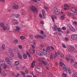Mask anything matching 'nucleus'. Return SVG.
Here are the masks:
<instances>
[{
	"label": "nucleus",
	"mask_w": 77,
	"mask_h": 77,
	"mask_svg": "<svg viewBox=\"0 0 77 77\" xmlns=\"http://www.w3.org/2000/svg\"><path fill=\"white\" fill-rule=\"evenodd\" d=\"M59 65L63 67V71L66 72H67V71H68V72L69 74H72V72H71V70H69L67 68L66 66L65 65V64L61 62H60L59 63Z\"/></svg>",
	"instance_id": "obj_1"
},
{
	"label": "nucleus",
	"mask_w": 77,
	"mask_h": 77,
	"mask_svg": "<svg viewBox=\"0 0 77 77\" xmlns=\"http://www.w3.org/2000/svg\"><path fill=\"white\" fill-rule=\"evenodd\" d=\"M54 16L55 17V15H58L60 13V10L58 8H56V7H54Z\"/></svg>",
	"instance_id": "obj_2"
},
{
	"label": "nucleus",
	"mask_w": 77,
	"mask_h": 77,
	"mask_svg": "<svg viewBox=\"0 0 77 77\" xmlns=\"http://www.w3.org/2000/svg\"><path fill=\"white\" fill-rule=\"evenodd\" d=\"M68 49L70 53H73L72 52V51L75 52V53L77 52V51L75 50V49L72 46L69 45L68 48Z\"/></svg>",
	"instance_id": "obj_3"
},
{
	"label": "nucleus",
	"mask_w": 77,
	"mask_h": 77,
	"mask_svg": "<svg viewBox=\"0 0 77 77\" xmlns=\"http://www.w3.org/2000/svg\"><path fill=\"white\" fill-rule=\"evenodd\" d=\"M5 61L7 63L11 65V61H10L9 58L6 57L5 58Z\"/></svg>",
	"instance_id": "obj_4"
},
{
	"label": "nucleus",
	"mask_w": 77,
	"mask_h": 77,
	"mask_svg": "<svg viewBox=\"0 0 77 77\" xmlns=\"http://www.w3.org/2000/svg\"><path fill=\"white\" fill-rule=\"evenodd\" d=\"M71 38L73 40L77 41V35H74L71 36Z\"/></svg>",
	"instance_id": "obj_5"
},
{
	"label": "nucleus",
	"mask_w": 77,
	"mask_h": 77,
	"mask_svg": "<svg viewBox=\"0 0 77 77\" xmlns=\"http://www.w3.org/2000/svg\"><path fill=\"white\" fill-rule=\"evenodd\" d=\"M31 10L33 12H36L38 11L36 8L34 6H32L31 7Z\"/></svg>",
	"instance_id": "obj_6"
},
{
	"label": "nucleus",
	"mask_w": 77,
	"mask_h": 77,
	"mask_svg": "<svg viewBox=\"0 0 77 77\" xmlns=\"http://www.w3.org/2000/svg\"><path fill=\"white\" fill-rule=\"evenodd\" d=\"M12 5L13 9H18V8H19L18 5H16L15 4H14Z\"/></svg>",
	"instance_id": "obj_7"
},
{
	"label": "nucleus",
	"mask_w": 77,
	"mask_h": 77,
	"mask_svg": "<svg viewBox=\"0 0 77 77\" xmlns=\"http://www.w3.org/2000/svg\"><path fill=\"white\" fill-rule=\"evenodd\" d=\"M42 63L45 65H47V66H48L49 65H50V62L48 61H46V62H45L44 61H42Z\"/></svg>",
	"instance_id": "obj_8"
},
{
	"label": "nucleus",
	"mask_w": 77,
	"mask_h": 77,
	"mask_svg": "<svg viewBox=\"0 0 77 77\" xmlns=\"http://www.w3.org/2000/svg\"><path fill=\"white\" fill-rule=\"evenodd\" d=\"M5 65V60L2 59L0 60V65L1 66H3Z\"/></svg>",
	"instance_id": "obj_9"
},
{
	"label": "nucleus",
	"mask_w": 77,
	"mask_h": 77,
	"mask_svg": "<svg viewBox=\"0 0 77 77\" xmlns=\"http://www.w3.org/2000/svg\"><path fill=\"white\" fill-rule=\"evenodd\" d=\"M37 54L40 56H43L42 52L40 51H37Z\"/></svg>",
	"instance_id": "obj_10"
},
{
	"label": "nucleus",
	"mask_w": 77,
	"mask_h": 77,
	"mask_svg": "<svg viewBox=\"0 0 77 77\" xmlns=\"http://www.w3.org/2000/svg\"><path fill=\"white\" fill-rule=\"evenodd\" d=\"M29 53L30 54H34L35 53V50L33 49H30L29 51Z\"/></svg>",
	"instance_id": "obj_11"
},
{
	"label": "nucleus",
	"mask_w": 77,
	"mask_h": 77,
	"mask_svg": "<svg viewBox=\"0 0 77 77\" xmlns=\"http://www.w3.org/2000/svg\"><path fill=\"white\" fill-rule=\"evenodd\" d=\"M43 54L45 56V55H47V50H45V49H44L43 50Z\"/></svg>",
	"instance_id": "obj_12"
},
{
	"label": "nucleus",
	"mask_w": 77,
	"mask_h": 77,
	"mask_svg": "<svg viewBox=\"0 0 77 77\" xmlns=\"http://www.w3.org/2000/svg\"><path fill=\"white\" fill-rule=\"evenodd\" d=\"M18 57L20 59H23V57H22V56H21V54L18 53H17Z\"/></svg>",
	"instance_id": "obj_13"
},
{
	"label": "nucleus",
	"mask_w": 77,
	"mask_h": 77,
	"mask_svg": "<svg viewBox=\"0 0 77 77\" xmlns=\"http://www.w3.org/2000/svg\"><path fill=\"white\" fill-rule=\"evenodd\" d=\"M54 27H52V29L54 30V31H56L57 30V26H56L55 25H54Z\"/></svg>",
	"instance_id": "obj_14"
},
{
	"label": "nucleus",
	"mask_w": 77,
	"mask_h": 77,
	"mask_svg": "<svg viewBox=\"0 0 77 77\" xmlns=\"http://www.w3.org/2000/svg\"><path fill=\"white\" fill-rule=\"evenodd\" d=\"M21 75H23V77H26V73L23 71H21Z\"/></svg>",
	"instance_id": "obj_15"
},
{
	"label": "nucleus",
	"mask_w": 77,
	"mask_h": 77,
	"mask_svg": "<svg viewBox=\"0 0 77 77\" xmlns=\"http://www.w3.org/2000/svg\"><path fill=\"white\" fill-rule=\"evenodd\" d=\"M23 58L24 59H27V55L26 54H24L23 55Z\"/></svg>",
	"instance_id": "obj_16"
},
{
	"label": "nucleus",
	"mask_w": 77,
	"mask_h": 77,
	"mask_svg": "<svg viewBox=\"0 0 77 77\" xmlns=\"http://www.w3.org/2000/svg\"><path fill=\"white\" fill-rule=\"evenodd\" d=\"M20 64V62L18 61H16L14 63V65L15 66H17V65H18Z\"/></svg>",
	"instance_id": "obj_17"
},
{
	"label": "nucleus",
	"mask_w": 77,
	"mask_h": 77,
	"mask_svg": "<svg viewBox=\"0 0 77 77\" xmlns=\"http://www.w3.org/2000/svg\"><path fill=\"white\" fill-rule=\"evenodd\" d=\"M71 11L73 12H74V11H76V10L74 8H71Z\"/></svg>",
	"instance_id": "obj_18"
},
{
	"label": "nucleus",
	"mask_w": 77,
	"mask_h": 77,
	"mask_svg": "<svg viewBox=\"0 0 77 77\" xmlns=\"http://www.w3.org/2000/svg\"><path fill=\"white\" fill-rule=\"evenodd\" d=\"M18 42V40L17 39H15L13 41V43H14V44H17Z\"/></svg>",
	"instance_id": "obj_19"
},
{
	"label": "nucleus",
	"mask_w": 77,
	"mask_h": 77,
	"mask_svg": "<svg viewBox=\"0 0 77 77\" xmlns=\"http://www.w3.org/2000/svg\"><path fill=\"white\" fill-rule=\"evenodd\" d=\"M20 39H21V40H24L25 39V37L22 35L20 37Z\"/></svg>",
	"instance_id": "obj_20"
},
{
	"label": "nucleus",
	"mask_w": 77,
	"mask_h": 77,
	"mask_svg": "<svg viewBox=\"0 0 77 77\" xmlns=\"http://www.w3.org/2000/svg\"><path fill=\"white\" fill-rule=\"evenodd\" d=\"M3 29L4 30H9V28L8 29H7V28H6V27L5 26H3Z\"/></svg>",
	"instance_id": "obj_21"
},
{
	"label": "nucleus",
	"mask_w": 77,
	"mask_h": 77,
	"mask_svg": "<svg viewBox=\"0 0 77 77\" xmlns=\"http://www.w3.org/2000/svg\"><path fill=\"white\" fill-rule=\"evenodd\" d=\"M67 75V74H65L64 73H63L62 74V76L63 77H66V76Z\"/></svg>",
	"instance_id": "obj_22"
},
{
	"label": "nucleus",
	"mask_w": 77,
	"mask_h": 77,
	"mask_svg": "<svg viewBox=\"0 0 77 77\" xmlns=\"http://www.w3.org/2000/svg\"><path fill=\"white\" fill-rule=\"evenodd\" d=\"M35 68H36V69H40L41 68L40 66L39 65L36 66Z\"/></svg>",
	"instance_id": "obj_23"
},
{
	"label": "nucleus",
	"mask_w": 77,
	"mask_h": 77,
	"mask_svg": "<svg viewBox=\"0 0 77 77\" xmlns=\"http://www.w3.org/2000/svg\"><path fill=\"white\" fill-rule=\"evenodd\" d=\"M72 77H77V74L76 73H74L73 74V76Z\"/></svg>",
	"instance_id": "obj_24"
},
{
	"label": "nucleus",
	"mask_w": 77,
	"mask_h": 77,
	"mask_svg": "<svg viewBox=\"0 0 77 77\" xmlns=\"http://www.w3.org/2000/svg\"><path fill=\"white\" fill-rule=\"evenodd\" d=\"M53 54H51V55H50V59L51 60H53Z\"/></svg>",
	"instance_id": "obj_25"
},
{
	"label": "nucleus",
	"mask_w": 77,
	"mask_h": 77,
	"mask_svg": "<svg viewBox=\"0 0 77 77\" xmlns=\"http://www.w3.org/2000/svg\"><path fill=\"white\" fill-rule=\"evenodd\" d=\"M34 65H35V61H33L32 63V67L33 68L34 67Z\"/></svg>",
	"instance_id": "obj_26"
},
{
	"label": "nucleus",
	"mask_w": 77,
	"mask_h": 77,
	"mask_svg": "<svg viewBox=\"0 0 77 77\" xmlns=\"http://www.w3.org/2000/svg\"><path fill=\"white\" fill-rule=\"evenodd\" d=\"M44 8L45 9H46V12H48V7L44 6Z\"/></svg>",
	"instance_id": "obj_27"
},
{
	"label": "nucleus",
	"mask_w": 77,
	"mask_h": 77,
	"mask_svg": "<svg viewBox=\"0 0 77 77\" xmlns=\"http://www.w3.org/2000/svg\"><path fill=\"white\" fill-rule=\"evenodd\" d=\"M47 51H48V52H50V49L49 47H47Z\"/></svg>",
	"instance_id": "obj_28"
},
{
	"label": "nucleus",
	"mask_w": 77,
	"mask_h": 77,
	"mask_svg": "<svg viewBox=\"0 0 77 77\" xmlns=\"http://www.w3.org/2000/svg\"><path fill=\"white\" fill-rule=\"evenodd\" d=\"M20 30V28L18 26L16 27V29L15 30L16 31H18V30Z\"/></svg>",
	"instance_id": "obj_29"
},
{
	"label": "nucleus",
	"mask_w": 77,
	"mask_h": 77,
	"mask_svg": "<svg viewBox=\"0 0 77 77\" xmlns=\"http://www.w3.org/2000/svg\"><path fill=\"white\" fill-rule=\"evenodd\" d=\"M2 75H3L4 76H6V74L5 72H2Z\"/></svg>",
	"instance_id": "obj_30"
},
{
	"label": "nucleus",
	"mask_w": 77,
	"mask_h": 77,
	"mask_svg": "<svg viewBox=\"0 0 77 77\" xmlns=\"http://www.w3.org/2000/svg\"><path fill=\"white\" fill-rule=\"evenodd\" d=\"M4 66L3 67V68L5 69H6V68H7V65H6V64H4Z\"/></svg>",
	"instance_id": "obj_31"
},
{
	"label": "nucleus",
	"mask_w": 77,
	"mask_h": 77,
	"mask_svg": "<svg viewBox=\"0 0 77 77\" xmlns=\"http://www.w3.org/2000/svg\"><path fill=\"white\" fill-rule=\"evenodd\" d=\"M68 26L70 29H71L72 27V26L70 24H69Z\"/></svg>",
	"instance_id": "obj_32"
},
{
	"label": "nucleus",
	"mask_w": 77,
	"mask_h": 77,
	"mask_svg": "<svg viewBox=\"0 0 77 77\" xmlns=\"http://www.w3.org/2000/svg\"><path fill=\"white\" fill-rule=\"evenodd\" d=\"M60 18L61 20H64V19H65V17H64V16H61Z\"/></svg>",
	"instance_id": "obj_33"
},
{
	"label": "nucleus",
	"mask_w": 77,
	"mask_h": 77,
	"mask_svg": "<svg viewBox=\"0 0 77 77\" xmlns=\"http://www.w3.org/2000/svg\"><path fill=\"white\" fill-rule=\"evenodd\" d=\"M70 29H71L72 32H74L75 31L74 28H73L72 27Z\"/></svg>",
	"instance_id": "obj_34"
},
{
	"label": "nucleus",
	"mask_w": 77,
	"mask_h": 77,
	"mask_svg": "<svg viewBox=\"0 0 77 77\" xmlns=\"http://www.w3.org/2000/svg\"><path fill=\"white\" fill-rule=\"evenodd\" d=\"M20 14H15V18H18V17H20Z\"/></svg>",
	"instance_id": "obj_35"
},
{
	"label": "nucleus",
	"mask_w": 77,
	"mask_h": 77,
	"mask_svg": "<svg viewBox=\"0 0 77 77\" xmlns=\"http://www.w3.org/2000/svg\"><path fill=\"white\" fill-rule=\"evenodd\" d=\"M2 47L3 50H5V45H3Z\"/></svg>",
	"instance_id": "obj_36"
},
{
	"label": "nucleus",
	"mask_w": 77,
	"mask_h": 77,
	"mask_svg": "<svg viewBox=\"0 0 77 77\" xmlns=\"http://www.w3.org/2000/svg\"><path fill=\"white\" fill-rule=\"evenodd\" d=\"M66 29V27H65V26L62 27L61 28V30H65Z\"/></svg>",
	"instance_id": "obj_37"
},
{
	"label": "nucleus",
	"mask_w": 77,
	"mask_h": 77,
	"mask_svg": "<svg viewBox=\"0 0 77 77\" xmlns=\"http://www.w3.org/2000/svg\"><path fill=\"white\" fill-rule=\"evenodd\" d=\"M64 6L66 8H69V5L66 4H65L64 5Z\"/></svg>",
	"instance_id": "obj_38"
},
{
	"label": "nucleus",
	"mask_w": 77,
	"mask_h": 77,
	"mask_svg": "<svg viewBox=\"0 0 77 77\" xmlns=\"http://www.w3.org/2000/svg\"><path fill=\"white\" fill-rule=\"evenodd\" d=\"M9 52L11 53L12 52V49L11 48H8Z\"/></svg>",
	"instance_id": "obj_39"
},
{
	"label": "nucleus",
	"mask_w": 77,
	"mask_h": 77,
	"mask_svg": "<svg viewBox=\"0 0 77 77\" xmlns=\"http://www.w3.org/2000/svg\"><path fill=\"white\" fill-rule=\"evenodd\" d=\"M57 30L59 32H61V29H60V28H57Z\"/></svg>",
	"instance_id": "obj_40"
},
{
	"label": "nucleus",
	"mask_w": 77,
	"mask_h": 77,
	"mask_svg": "<svg viewBox=\"0 0 77 77\" xmlns=\"http://www.w3.org/2000/svg\"><path fill=\"white\" fill-rule=\"evenodd\" d=\"M49 76H50V77H53V75L52 74V73L50 72L49 73Z\"/></svg>",
	"instance_id": "obj_41"
},
{
	"label": "nucleus",
	"mask_w": 77,
	"mask_h": 77,
	"mask_svg": "<svg viewBox=\"0 0 77 77\" xmlns=\"http://www.w3.org/2000/svg\"><path fill=\"white\" fill-rule=\"evenodd\" d=\"M18 47L19 48H20V49H22V46L21 45H19L18 46Z\"/></svg>",
	"instance_id": "obj_42"
},
{
	"label": "nucleus",
	"mask_w": 77,
	"mask_h": 77,
	"mask_svg": "<svg viewBox=\"0 0 77 77\" xmlns=\"http://www.w3.org/2000/svg\"><path fill=\"white\" fill-rule=\"evenodd\" d=\"M29 36L31 39H32L33 38V35H29Z\"/></svg>",
	"instance_id": "obj_43"
},
{
	"label": "nucleus",
	"mask_w": 77,
	"mask_h": 77,
	"mask_svg": "<svg viewBox=\"0 0 77 77\" xmlns=\"http://www.w3.org/2000/svg\"><path fill=\"white\" fill-rule=\"evenodd\" d=\"M40 23L42 24H44V22L43 21H42L40 22Z\"/></svg>",
	"instance_id": "obj_44"
},
{
	"label": "nucleus",
	"mask_w": 77,
	"mask_h": 77,
	"mask_svg": "<svg viewBox=\"0 0 77 77\" xmlns=\"http://www.w3.org/2000/svg\"><path fill=\"white\" fill-rule=\"evenodd\" d=\"M42 15H44L45 14V11L44 10H42Z\"/></svg>",
	"instance_id": "obj_45"
},
{
	"label": "nucleus",
	"mask_w": 77,
	"mask_h": 77,
	"mask_svg": "<svg viewBox=\"0 0 77 77\" xmlns=\"http://www.w3.org/2000/svg\"><path fill=\"white\" fill-rule=\"evenodd\" d=\"M40 33L42 35H43L44 33V31H43L42 30L40 31Z\"/></svg>",
	"instance_id": "obj_46"
},
{
	"label": "nucleus",
	"mask_w": 77,
	"mask_h": 77,
	"mask_svg": "<svg viewBox=\"0 0 77 77\" xmlns=\"http://www.w3.org/2000/svg\"><path fill=\"white\" fill-rule=\"evenodd\" d=\"M66 60H67V61H69V58H68L66 57Z\"/></svg>",
	"instance_id": "obj_47"
},
{
	"label": "nucleus",
	"mask_w": 77,
	"mask_h": 77,
	"mask_svg": "<svg viewBox=\"0 0 77 77\" xmlns=\"http://www.w3.org/2000/svg\"><path fill=\"white\" fill-rule=\"evenodd\" d=\"M71 60V62L72 63H74V60H73V59H72Z\"/></svg>",
	"instance_id": "obj_48"
},
{
	"label": "nucleus",
	"mask_w": 77,
	"mask_h": 77,
	"mask_svg": "<svg viewBox=\"0 0 77 77\" xmlns=\"http://www.w3.org/2000/svg\"><path fill=\"white\" fill-rule=\"evenodd\" d=\"M44 37H42V36L40 35V38H41V39H44Z\"/></svg>",
	"instance_id": "obj_49"
},
{
	"label": "nucleus",
	"mask_w": 77,
	"mask_h": 77,
	"mask_svg": "<svg viewBox=\"0 0 77 77\" xmlns=\"http://www.w3.org/2000/svg\"><path fill=\"white\" fill-rule=\"evenodd\" d=\"M57 53L58 54H59V55H61V53H60V51H57Z\"/></svg>",
	"instance_id": "obj_50"
},
{
	"label": "nucleus",
	"mask_w": 77,
	"mask_h": 77,
	"mask_svg": "<svg viewBox=\"0 0 77 77\" xmlns=\"http://www.w3.org/2000/svg\"><path fill=\"white\" fill-rule=\"evenodd\" d=\"M65 41H68V40H69V38H68V37H66L65 38Z\"/></svg>",
	"instance_id": "obj_51"
},
{
	"label": "nucleus",
	"mask_w": 77,
	"mask_h": 77,
	"mask_svg": "<svg viewBox=\"0 0 77 77\" xmlns=\"http://www.w3.org/2000/svg\"><path fill=\"white\" fill-rule=\"evenodd\" d=\"M1 27H3L4 26V24H3V23H1Z\"/></svg>",
	"instance_id": "obj_52"
},
{
	"label": "nucleus",
	"mask_w": 77,
	"mask_h": 77,
	"mask_svg": "<svg viewBox=\"0 0 77 77\" xmlns=\"http://www.w3.org/2000/svg\"><path fill=\"white\" fill-rule=\"evenodd\" d=\"M25 72H26V73L27 74L29 72V71L28 70V69H26L25 70Z\"/></svg>",
	"instance_id": "obj_53"
},
{
	"label": "nucleus",
	"mask_w": 77,
	"mask_h": 77,
	"mask_svg": "<svg viewBox=\"0 0 77 77\" xmlns=\"http://www.w3.org/2000/svg\"><path fill=\"white\" fill-rule=\"evenodd\" d=\"M60 57H61V58H64V55L63 54H61Z\"/></svg>",
	"instance_id": "obj_54"
},
{
	"label": "nucleus",
	"mask_w": 77,
	"mask_h": 77,
	"mask_svg": "<svg viewBox=\"0 0 77 77\" xmlns=\"http://www.w3.org/2000/svg\"><path fill=\"white\" fill-rule=\"evenodd\" d=\"M67 15H68V16H71V13H67Z\"/></svg>",
	"instance_id": "obj_55"
},
{
	"label": "nucleus",
	"mask_w": 77,
	"mask_h": 77,
	"mask_svg": "<svg viewBox=\"0 0 77 77\" xmlns=\"http://www.w3.org/2000/svg\"><path fill=\"white\" fill-rule=\"evenodd\" d=\"M62 46L63 48H66V46H65V45L64 44H62Z\"/></svg>",
	"instance_id": "obj_56"
},
{
	"label": "nucleus",
	"mask_w": 77,
	"mask_h": 77,
	"mask_svg": "<svg viewBox=\"0 0 77 77\" xmlns=\"http://www.w3.org/2000/svg\"><path fill=\"white\" fill-rule=\"evenodd\" d=\"M39 17H40V18H42V14H39Z\"/></svg>",
	"instance_id": "obj_57"
},
{
	"label": "nucleus",
	"mask_w": 77,
	"mask_h": 77,
	"mask_svg": "<svg viewBox=\"0 0 77 77\" xmlns=\"http://www.w3.org/2000/svg\"><path fill=\"white\" fill-rule=\"evenodd\" d=\"M66 33L67 34H68L69 33V30H67L66 31Z\"/></svg>",
	"instance_id": "obj_58"
},
{
	"label": "nucleus",
	"mask_w": 77,
	"mask_h": 77,
	"mask_svg": "<svg viewBox=\"0 0 77 77\" xmlns=\"http://www.w3.org/2000/svg\"><path fill=\"white\" fill-rule=\"evenodd\" d=\"M42 74L43 75H45V72H44L43 71Z\"/></svg>",
	"instance_id": "obj_59"
},
{
	"label": "nucleus",
	"mask_w": 77,
	"mask_h": 77,
	"mask_svg": "<svg viewBox=\"0 0 77 77\" xmlns=\"http://www.w3.org/2000/svg\"><path fill=\"white\" fill-rule=\"evenodd\" d=\"M50 47L51 48V49L53 50H54V48H53V47L52 46H50Z\"/></svg>",
	"instance_id": "obj_60"
},
{
	"label": "nucleus",
	"mask_w": 77,
	"mask_h": 77,
	"mask_svg": "<svg viewBox=\"0 0 77 77\" xmlns=\"http://www.w3.org/2000/svg\"><path fill=\"white\" fill-rule=\"evenodd\" d=\"M40 35H38L36 36V38H37V39H38V38H40Z\"/></svg>",
	"instance_id": "obj_61"
},
{
	"label": "nucleus",
	"mask_w": 77,
	"mask_h": 77,
	"mask_svg": "<svg viewBox=\"0 0 77 77\" xmlns=\"http://www.w3.org/2000/svg\"><path fill=\"white\" fill-rule=\"evenodd\" d=\"M73 23H74V24H75V25H76V26L77 25V22H74Z\"/></svg>",
	"instance_id": "obj_62"
},
{
	"label": "nucleus",
	"mask_w": 77,
	"mask_h": 77,
	"mask_svg": "<svg viewBox=\"0 0 77 77\" xmlns=\"http://www.w3.org/2000/svg\"><path fill=\"white\" fill-rule=\"evenodd\" d=\"M10 54L11 56H12V57H14V54H13L12 53H11Z\"/></svg>",
	"instance_id": "obj_63"
},
{
	"label": "nucleus",
	"mask_w": 77,
	"mask_h": 77,
	"mask_svg": "<svg viewBox=\"0 0 77 77\" xmlns=\"http://www.w3.org/2000/svg\"><path fill=\"white\" fill-rule=\"evenodd\" d=\"M26 77H32V75H28V76H26Z\"/></svg>",
	"instance_id": "obj_64"
}]
</instances>
